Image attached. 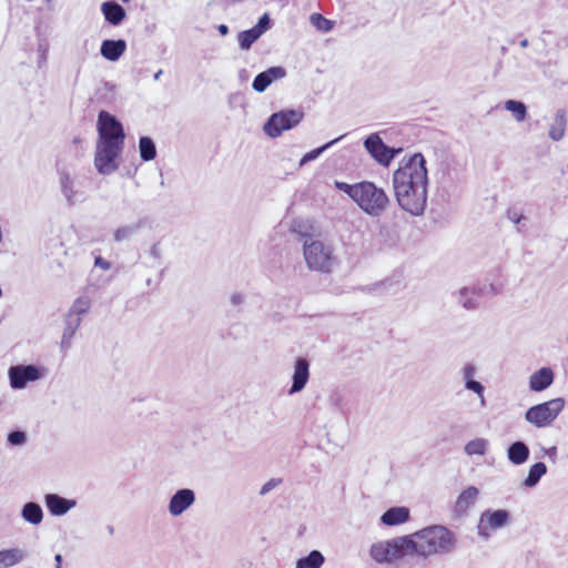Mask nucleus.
Wrapping results in <instances>:
<instances>
[{"instance_id":"obj_46","label":"nucleus","mask_w":568,"mask_h":568,"mask_svg":"<svg viewBox=\"0 0 568 568\" xmlns=\"http://www.w3.org/2000/svg\"><path fill=\"white\" fill-rule=\"evenodd\" d=\"M54 561H55V568H61V564H62V556L60 554H57L54 556Z\"/></svg>"},{"instance_id":"obj_50","label":"nucleus","mask_w":568,"mask_h":568,"mask_svg":"<svg viewBox=\"0 0 568 568\" xmlns=\"http://www.w3.org/2000/svg\"><path fill=\"white\" fill-rule=\"evenodd\" d=\"M528 44H529V42H528V40H527V39H524V40H521V41H520V47H521V48H527V47H528Z\"/></svg>"},{"instance_id":"obj_34","label":"nucleus","mask_w":568,"mask_h":568,"mask_svg":"<svg viewBox=\"0 0 568 568\" xmlns=\"http://www.w3.org/2000/svg\"><path fill=\"white\" fill-rule=\"evenodd\" d=\"M61 190L69 203H75L79 200L74 187V181L68 174H62L60 179Z\"/></svg>"},{"instance_id":"obj_29","label":"nucleus","mask_w":568,"mask_h":568,"mask_svg":"<svg viewBox=\"0 0 568 568\" xmlns=\"http://www.w3.org/2000/svg\"><path fill=\"white\" fill-rule=\"evenodd\" d=\"M341 241L344 245L355 246L362 241V231L354 223H346L341 231Z\"/></svg>"},{"instance_id":"obj_33","label":"nucleus","mask_w":568,"mask_h":568,"mask_svg":"<svg viewBox=\"0 0 568 568\" xmlns=\"http://www.w3.org/2000/svg\"><path fill=\"white\" fill-rule=\"evenodd\" d=\"M504 108L511 113L517 122H523L527 118V108L521 101L507 100L504 103Z\"/></svg>"},{"instance_id":"obj_30","label":"nucleus","mask_w":568,"mask_h":568,"mask_svg":"<svg viewBox=\"0 0 568 568\" xmlns=\"http://www.w3.org/2000/svg\"><path fill=\"white\" fill-rule=\"evenodd\" d=\"M547 473V466L545 463L539 462L529 467L526 478L523 480V485L526 488L535 487L542 476Z\"/></svg>"},{"instance_id":"obj_10","label":"nucleus","mask_w":568,"mask_h":568,"mask_svg":"<svg viewBox=\"0 0 568 568\" xmlns=\"http://www.w3.org/2000/svg\"><path fill=\"white\" fill-rule=\"evenodd\" d=\"M45 376V369L36 365H14L8 369L9 384L12 389H23L29 383Z\"/></svg>"},{"instance_id":"obj_48","label":"nucleus","mask_w":568,"mask_h":568,"mask_svg":"<svg viewBox=\"0 0 568 568\" xmlns=\"http://www.w3.org/2000/svg\"><path fill=\"white\" fill-rule=\"evenodd\" d=\"M509 219L514 223H519L521 221L523 216L519 214H514V215H510Z\"/></svg>"},{"instance_id":"obj_4","label":"nucleus","mask_w":568,"mask_h":568,"mask_svg":"<svg viewBox=\"0 0 568 568\" xmlns=\"http://www.w3.org/2000/svg\"><path fill=\"white\" fill-rule=\"evenodd\" d=\"M335 187L346 194L365 214L382 216L389 206V197L384 189L373 182L362 181L354 184L335 181Z\"/></svg>"},{"instance_id":"obj_37","label":"nucleus","mask_w":568,"mask_h":568,"mask_svg":"<svg viewBox=\"0 0 568 568\" xmlns=\"http://www.w3.org/2000/svg\"><path fill=\"white\" fill-rule=\"evenodd\" d=\"M80 323H81L80 317L70 318L68 316V323H67V326L63 331L62 338H61L62 347H68L70 345L71 339L73 338L78 327L80 326Z\"/></svg>"},{"instance_id":"obj_43","label":"nucleus","mask_w":568,"mask_h":568,"mask_svg":"<svg viewBox=\"0 0 568 568\" xmlns=\"http://www.w3.org/2000/svg\"><path fill=\"white\" fill-rule=\"evenodd\" d=\"M280 483H281V480H278V479H270L268 481H266V483L262 486V488H261V490H260V494H261L262 496H264V495L268 494V493H270V491H272L274 488H276V487H277V485H278Z\"/></svg>"},{"instance_id":"obj_11","label":"nucleus","mask_w":568,"mask_h":568,"mask_svg":"<svg viewBox=\"0 0 568 568\" xmlns=\"http://www.w3.org/2000/svg\"><path fill=\"white\" fill-rule=\"evenodd\" d=\"M364 146L372 158L384 166H388L395 155L402 151L400 149H392L385 145L381 136L376 133L366 138Z\"/></svg>"},{"instance_id":"obj_39","label":"nucleus","mask_w":568,"mask_h":568,"mask_svg":"<svg viewBox=\"0 0 568 568\" xmlns=\"http://www.w3.org/2000/svg\"><path fill=\"white\" fill-rule=\"evenodd\" d=\"M311 24L321 32H329L334 28V21L324 18L321 13H312L310 16Z\"/></svg>"},{"instance_id":"obj_5","label":"nucleus","mask_w":568,"mask_h":568,"mask_svg":"<svg viewBox=\"0 0 568 568\" xmlns=\"http://www.w3.org/2000/svg\"><path fill=\"white\" fill-rule=\"evenodd\" d=\"M302 251L305 264L312 272L331 274L339 265L335 246L328 241L306 239Z\"/></svg>"},{"instance_id":"obj_20","label":"nucleus","mask_w":568,"mask_h":568,"mask_svg":"<svg viewBox=\"0 0 568 568\" xmlns=\"http://www.w3.org/2000/svg\"><path fill=\"white\" fill-rule=\"evenodd\" d=\"M409 519L410 510L405 506L390 507L381 516V523L387 527L404 525Z\"/></svg>"},{"instance_id":"obj_16","label":"nucleus","mask_w":568,"mask_h":568,"mask_svg":"<svg viewBox=\"0 0 568 568\" xmlns=\"http://www.w3.org/2000/svg\"><path fill=\"white\" fill-rule=\"evenodd\" d=\"M44 505L51 516L61 517L73 509L77 506V501L58 494H47L44 496Z\"/></svg>"},{"instance_id":"obj_3","label":"nucleus","mask_w":568,"mask_h":568,"mask_svg":"<svg viewBox=\"0 0 568 568\" xmlns=\"http://www.w3.org/2000/svg\"><path fill=\"white\" fill-rule=\"evenodd\" d=\"M406 536L409 555L422 558L448 554L456 547L455 534L443 525H430Z\"/></svg>"},{"instance_id":"obj_31","label":"nucleus","mask_w":568,"mask_h":568,"mask_svg":"<svg viewBox=\"0 0 568 568\" xmlns=\"http://www.w3.org/2000/svg\"><path fill=\"white\" fill-rule=\"evenodd\" d=\"M324 561L323 554L318 550H313L307 556L297 559L295 568H321Z\"/></svg>"},{"instance_id":"obj_22","label":"nucleus","mask_w":568,"mask_h":568,"mask_svg":"<svg viewBox=\"0 0 568 568\" xmlns=\"http://www.w3.org/2000/svg\"><path fill=\"white\" fill-rule=\"evenodd\" d=\"M529 447L521 440L510 444L507 448V458L511 465L520 466L529 458Z\"/></svg>"},{"instance_id":"obj_49","label":"nucleus","mask_w":568,"mask_h":568,"mask_svg":"<svg viewBox=\"0 0 568 568\" xmlns=\"http://www.w3.org/2000/svg\"><path fill=\"white\" fill-rule=\"evenodd\" d=\"M242 300H243V298H242V296H241V295H233V296H232V303H233V304H240V303H242Z\"/></svg>"},{"instance_id":"obj_13","label":"nucleus","mask_w":568,"mask_h":568,"mask_svg":"<svg viewBox=\"0 0 568 568\" xmlns=\"http://www.w3.org/2000/svg\"><path fill=\"white\" fill-rule=\"evenodd\" d=\"M195 503V493L190 488L179 489L170 498L168 511L172 517H179Z\"/></svg>"},{"instance_id":"obj_26","label":"nucleus","mask_w":568,"mask_h":568,"mask_svg":"<svg viewBox=\"0 0 568 568\" xmlns=\"http://www.w3.org/2000/svg\"><path fill=\"white\" fill-rule=\"evenodd\" d=\"M26 558V551L20 548L0 550V568H11Z\"/></svg>"},{"instance_id":"obj_14","label":"nucleus","mask_w":568,"mask_h":568,"mask_svg":"<svg viewBox=\"0 0 568 568\" xmlns=\"http://www.w3.org/2000/svg\"><path fill=\"white\" fill-rule=\"evenodd\" d=\"M477 369L474 364H466L460 369L462 381L467 390L473 392L477 395L481 407L486 406L485 387L484 385L475 379Z\"/></svg>"},{"instance_id":"obj_32","label":"nucleus","mask_w":568,"mask_h":568,"mask_svg":"<svg viewBox=\"0 0 568 568\" xmlns=\"http://www.w3.org/2000/svg\"><path fill=\"white\" fill-rule=\"evenodd\" d=\"M140 158L145 161H152L156 156V148L153 140L149 136H142L139 140Z\"/></svg>"},{"instance_id":"obj_36","label":"nucleus","mask_w":568,"mask_h":568,"mask_svg":"<svg viewBox=\"0 0 568 568\" xmlns=\"http://www.w3.org/2000/svg\"><path fill=\"white\" fill-rule=\"evenodd\" d=\"M344 138V135H341L329 142H327L326 144L317 148V149H314L310 152H307L306 154H304L302 156V159L300 160V163H298V166L302 168L304 166L306 163L311 162V161H314L316 160L324 151H326L327 149H329L332 145H334L335 143H337L338 141H341L342 139Z\"/></svg>"},{"instance_id":"obj_6","label":"nucleus","mask_w":568,"mask_h":568,"mask_svg":"<svg viewBox=\"0 0 568 568\" xmlns=\"http://www.w3.org/2000/svg\"><path fill=\"white\" fill-rule=\"evenodd\" d=\"M368 555L378 565H393L409 555L407 536L377 540L369 546Z\"/></svg>"},{"instance_id":"obj_35","label":"nucleus","mask_w":568,"mask_h":568,"mask_svg":"<svg viewBox=\"0 0 568 568\" xmlns=\"http://www.w3.org/2000/svg\"><path fill=\"white\" fill-rule=\"evenodd\" d=\"M90 308L91 300L88 296H80L73 302L68 316L70 318H81V316L85 315Z\"/></svg>"},{"instance_id":"obj_9","label":"nucleus","mask_w":568,"mask_h":568,"mask_svg":"<svg viewBox=\"0 0 568 568\" xmlns=\"http://www.w3.org/2000/svg\"><path fill=\"white\" fill-rule=\"evenodd\" d=\"M511 515L507 509H487L479 516L477 534L488 539L493 532L509 526Z\"/></svg>"},{"instance_id":"obj_18","label":"nucleus","mask_w":568,"mask_h":568,"mask_svg":"<svg viewBox=\"0 0 568 568\" xmlns=\"http://www.w3.org/2000/svg\"><path fill=\"white\" fill-rule=\"evenodd\" d=\"M555 379V373L550 367H541L529 376V389L540 393L549 388Z\"/></svg>"},{"instance_id":"obj_27","label":"nucleus","mask_w":568,"mask_h":568,"mask_svg":"<svg viewBox=\"0 0 568 568\" xmlns=\"http://www.w3.org/2000/svg\"><path fill=\"white\" fill-rule=\"evenodd\" d=\"M21 517L26 523L38 526L43 520V510L39 504L29 501L22 507Z\"/></svg>"},{"instance_id":"obj_41","label":"nucleus","mask_w":568,"mask_h":568,"mask_svg":"<svg viewBox=\"0 0 568 568\" xmlns=\"http://www.w3.org/2000/svg\"><path fill=\"white\" fill-rule=\"evenodd\" d=\"M8 442L11 445H22L26 442V434L22 432H12L8 435Z\"/></svg>"},{"instance_id":"obj_8","label":"nucleus","mask_w":568,"mask_h":568,"mask_svg":"<svg viewBox=\"0 0 568 568\" xmlns=\"http://www.w3.org/2000/svg\"><path fill=\"white\" fill-rule=\"evenodd\" d=\"M304 118L301 109H286L273 113L263 125L264 133L272 138H278L283 132L297 126Z\"/></svg>"},{"instance_id":"obj_17","label":"nucleus","mask_w":568,"mask_h":568,"mask_svg":"<svg viewBox=\"0 0 568 568\" xmlns=\"http://www.w3.org/2000/svg\"><path fill=\"white\" fill-rule=\"evenodd\" d=\"M286 75L282 67H272L258 73L253 80L252 88L255 92H264L274 81L281 80Z\"/></svg>"},{"instance_id":"obj_19","label":"nucleus","mask_w":568,"mask_h":568,"mask_svg":"<svg viewBox=\"0 0 568 568\" xmlns=\"http://www.w3.org/2000/svg\"><path fill=\"white\" fill-rule=\"evenodd\" d=\"M479 490L475 486H467L457 496L454 505V511L458 516H464L476 504Z\"/></svg>"},{"instance_id":"obj_15","label":"nucleus","mask_w":568,"mask_h":568,"mask_svg":"<svg viewBox=\"0 0 568 568\" xmlns=\"http://www.w3.org/2000/svg\"><path fill=\"white\" fill-rule=\"evenodd\" d=\"M310 379V363L305 358H297L294 363L292 386L288 390L290 395L302 392Z\"/></svg>"},{"instance_id":"obj_51","label":"nucleus","mask_w":568,"mask_h":568,"mask_svg":"<svg viewBox=\"0 0 568 568\" xmlns=\"http://www.w3.org/2000/svg\"><path fill=\"white\" fill-rule=\"evenodd\" d=\"M162 75V70H159L155 74H154V80L158 81L160 79V77Z\"/></svg>"},{"instance_id":"obj_52","label":"nucleus","mask_w":568,"mask_h":568,"mask_svg":"<svg viewBox=\"0 0 568 568\" xmlns=\"http://www.w3.org/2000/svg\"><path fill=\"white\" fill-rule=\"evenodd\" d=\"M123 2H129L130 0H122Z\"/></svg>"},{"instance_id":"obj_12","label":"nucleus","mask_w":568,"mask_h":568,"mask_svg":"<svg viewBox=\"0 0 568 568\" xmlns=\"http://www.w3.org/2000/svg\"><path fill=\"white\" fill-rule=\"evenodd\" d=\"M486 293V287L479 285H468L458 288L454 296L457 303L465 311H476L480 307V300Z\"/></svg>"},{"instance_id":"obj_28","label":"nucleus","mask_w":568,"mask_h":568,"mask_svg":"<svg viewBox=\"0 0 568 568\" xmlns=\"http://www.w3.org/2000/svg\"><path fill=\"white\" fill-rule=\"evenodd\" d=\"M567 118L564 111H558L549 128V138L552 141H560L565 136Z\"/></svg>"},{"instance_id":"obj_23","label":"nucleus","mask_w":568,"mask_h":568,"mask_svg":"<svg viewBox=\"0 0 568 568\" xmlns=\"http://www.w3.org/2000/svg\"><path fill=\"white\" fill-rule=\"evenodd\" d=\"M290 231L298 236L313 239L316 232V223L311 217L294 219L290 225Z\"/></svg>"},{"instance_id":"obj_21","label":"nucleus","mask_w":568,"mask_h":568,"mask_svg":"<svg viewBox=\"0 0 568 568\" xmlns=\"http://www.w3.org/2000/svg\"><path fill=\"white\" fill-rule=\"evenodd\" d=\"M125 51L126 42L122 39L104 40L102 41L100 47L101 55L110 62L118 61L124 54Z\"/></svg>"},{"instance_id":"obj_40","label":"nucleus","mask_w":568,"mask_h":568,"mask_svg":"<svg viewBox=\"0 0 568 568\" xmlns=\"http://www.w3.org/2000/svg\"><path fill=\"white\" fill-rule=\"evenodd\" d=\"M138 231L136 225H125L116 229L113 232V239L115 242L128 241L132 237V235Z\"/></svg>"},{"instance_id":"obj_1","label":"nucleus","mask_w":568,"mask_h":568,"mask_svg":"<svg viewBox=\"0 0 568 568\" xmlns=\"http://www.w3.org/2000/svg\"><path fill=\"white\" fill-rule=\"evenodd\" d=\"M428 173L423 154L416 153L393 173V187L400 209L413 216L424 213L427 205Z\"/></svg>"},{"instance_id":"obj_7","label":"nucleus","mask_w":568,"mask_h":568,"mask_svg":"<svg viewBox=\"0 0 568 568\" xmlns=\"http://www.w3.org/2000/svg\"><path fill=\"white\" fill-rule=\"evenodd\" d=\"M565 407V399L561 397L536 404L525 413V420L536 428L550 426L560 415Z\"/></svg>"},{"instance_id":"obj_47","label":"nucleus","mask_w":568,"mask_h":568,"mask_svg":"<svg viewBox=\"0 0 568 568\" xmlns=\"http://www.w3.org/2000/svg\"><path fill=\"white\" fill-rule=\"evenodd\" d=\"M219 32H220L222 36L227 34V32H229V28H227V26H225V24H220V26H219Z\"/></svg>"},{"instance_id":"obj_25","label":"nucleus","mask_w":568,"mask_h":568,"mask_svg":"<svg viewBox=\"0 0 568 568\" xmlns=\"http://www.w3.org/2000/svg\"><path fill=\"white\" fill-rule=\"evenodd\" d=\"M490 444L489 440L484 437H475L470 440H468L464 445V453L468 457H483L485 456L489 450Z\"/></svg>"},{"instance_id":"obj_42","label":"nucleus","mask_w":568,"mask_h":568,"mask_svg":"<svg viewBox=\"0 0 568 568\" xmlns=\"http://www.w3.org/2000/svg\"><path fill=\"white\" fill-rule=\"evenodd\" d=\"M254 28L260 32L262 36L268 28H270V18L267 13H264L260 19L256 26Z\"/></svg>"},{"instance_id":"obj_45","label":"nucleus","mask_w":568,"mask_h":568,"mask_svg":"<svg viewBox=\"0 0 568 568\" xmlns=\"http://www.w3.org/2000/svg\"><path fill=\"white\" fill-rule=\"evenodd\" d=\"M545 455H546L549 459H551V460H554V462H555V460H556V458H557V447L551 446V447H549V448L545 449Z\"/></svg>"},{"instance_id":"obj_2","label":"nucleus","mask_w":568,"mask_h":568,"mask_svg":"<svg viewBox=\"0 0 568 568\" xmlns=\"http://www.w3.org/2000/svg\"><path fill=\"white\" fill-rule=\"evenodd\" d=\"M97 130L94 166L100 174L110 175L119 169L125 133L118 119L106 111L99 113Z\"/></svg>"},{"instance_id":"obj_44","label":"nucleus","mask_w":568,"mask_h":568,"mask_svg":"<svg viewBox=\"0 0 568 568\" xmlns=\"http://www.w3.org/2000/svg\"><path fill=\"white\" fill-rule=\"evenodd\" d=\"M94 265L97 267H100L104 271H108L111 268V263L108 262L106 260H104L102 256H97L95 260H94Z\"/></svg>"},{"instance_id":"obj_24","label":"nucleus","mask_w":568,"mask_h":568,"mask_svg":"<svg viewBox=\"0 0 568 568\" xmlns=\"http://www.w3.org/2000/svg\"><path fill=\"white\" fill-rule=\"evenodd\" d=\"M104 19L112 26H119L125 18V10L116 2L106 1L101 4Z\"/></svg>"},{"instance_id":"obj_38","label":"nucleus","mask_w":568,"mask_h":568,"mask_svg":"<svg viewBox=\"0 0 568 568\" xmlns=\"http://www.w3.org/2000/svg\"><path fill=\"white\" fill-rule=\"evenodd\" d=\"M260 37V32L254 27L242 31L237 37L240 48L243 50H248Z\"/></svg>"}]
</instances>
